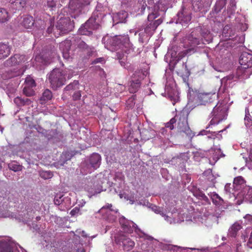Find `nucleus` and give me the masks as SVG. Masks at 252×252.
I'll return each instance as SVG.
<instances>
[{
	"label": "nucleus",
	"instance_id": "5",
	"mask_svg": "<svg viewBox=\"0 0 252 252\" xmlns=\"http://www.w3.org/2000/svg\"><path fill=\"white\" fill-rule=\"evenodd\" d=\"M188 40L189 44L193 49L197 46L204 44L203 39L200 37L198 32L195 30L192 31L188 36Z\"/></svg>",
	"mask_w": 252,
	"mask_h": 252
},
{
	"label": "nucleus",
	"instance_id": "37",
	"mask_svg": "<svg viewBox=\"0 0 252 252\" xmlns=\"http://www.w3.org/2000/svg\"><path fill=\"white\" fill-rule=\"evenodd\" d=\"M40 177L44 179H48L51 178L53 174L51 171H42L40 173Z\"/></svg>",
	"mask_w": 252,
	"mask_h": 252
},
{
	"label": "nucleus",
	"instance_id": "7",
	"mask_svg": "<svg viewBox=\"0 0 252 252\" xmlns=\"http://www.w3.org/2000/svg\"><path fill=\"white\" fill-rule=\"evenodd\" d=\"M252 74V68L240 65L236 70V77L238 79H246Z\"/></svg>",
	"mask_w": 252,
	"mask_h": 252
},
{
	"label": "nucleus",
	"instance_id": "23",
	"mask_svg": "<svg viewBox=\"0 0 252 252\" xmlns=\"http://www.w3.org/2000/svg\"><path fill=\"white\" fill-rule=\"evenodd\" d=\"M242 228V226L238 222H235L229 229V235L232 237H235L238 232Z\"/></svg>",
	"mask_w": 252,
	"mask_h": 252
},
{
	"label": "nucleus",
	"instance_id": "3",
	"mask_svg": "<svg viewBox=\"0 0 252 252\" xmlns=\"http://www.w3.org/2000/svg\"><path fill=\"white\" fill-rule=\"evenodd\" d=\"M128 40L129 38L127 36H115L107 39L105 47L110 50H116L118 49L122 48Z\"/></svg>",
	"mask_w": 252,
	"mask_h": 252
},
{
	"label": "nucleus",
	"instance_id": "59",
	"mask_svg": "<svg viewBox=\"0 0 252 252\" xmlns=\"http://www.w3.org/2000/svg\"><path fill=\"white\" fill-rule=\"evenodd\" d=\"M103 61H104V59L103 58H97L95 60L94 63H102Z\"/></svg>",
	"mask_w": 252,
	"mask_h": 252
},
{
	"label": "nucleus",
	"instance_id": "55",
	"mask_svg": "<svg viewBox=\"0 0 252 252\" xmlns=\"http://www.w3.org/2000/svg\"><path fill=\"white\" fill-rule=\"evenodd\" d=\"M244 219L247 220L248 223L252 222V215L250 214H247L245 217Z\"/></svg>",
	"mask_w": 252,
	"mask_h": 252
},
{
	"label": "nucleus",
	"instance_id": "56",
	"mask_svg": "<svg viewBox=\"0 0 252 252\" xmlns=\"http://www.w3.org/2000/svg\"><path fill=\"white\" fill-rule=\"evenodd\" d=\"M79 212V209L77 207H75L70 211V214L71 216H74L76 214L78 213Z\"/></svg>",
	"mask_w": 252,
	"mask_h": 252
},
{
	"label": "nucleus",
	"instance_id": "6",
	"mask_svg": "<svg viewBox=\"0 0 252 252\" xmlns=\"http://www.w3.org/2000/svg\"><path fill=\"white\" fill-rule=\"evenodd\" d=\"M26 60V56L24 55L15 54L3 63L5 67H10L25 62Z\"/></svg>",
	"mask_w": 252,
	"mask_h": 252
},
{
	"label": "nucleus",
	"instance_id": "38",
	"mask_svg": "<svg viewBox=\"0 0 252 252\" xmlns=\"http://www.w3.org/2000/svg\"><path fill=\"white\" fill-rule=\"evenodd\" d=\"M154 4V0H147V2L145 0L142 3V9L145 10L146 7L148 8H152L153 5H155Z\"/></svg>",
	"mask_w": 252,
	"mask_h": 252
},
{
	"label": "nucleus",
	"instance_id": "12",
	"mask_svg": "<svg viewBox=\"0 0 252 252\" xmlns=\"http://www.w3.org/2000/svg\"><path fill=\"white\" fill-rule=\"evenodd\" d=\"M239 63L241 65L252 68V54L247 52L242 53L239 58Z\"/></svg>",
	"mask_w": 252,
	"mask_h": 252
},
{
	"label": "nucleus",
	"instance_id": "48",
	"mask_svg": "<svg viewBox=\"0 0 252 252\" xmlns=\"http://www.w3.org/2000/svg\"><path fill=\"white\" fill-rule=\"evenodd\" d=\"M26 83L27 85H29L28 87H33L36 86L34 80L32 78H27L26 79Z\"/></svg>",
	"mask_w": 252,
	"mask_h": 252
},
{
	"label": "nucleus",
	"instance_id": "19",
	"mask_svg": "<svg viewBox=\"0 0 252 252\" xmlns=\"http://www.w3.org/2000/svg\"><path fill=\"white\" fill-rule=\"evenodd\" d=\"M85 26L89 27L90 30H96L98 28L99 25L96 22V18L95 16H92L89 20L85 23Z\"/></svg>",
	"mask_w": 252,
	"mask_h": 252
},
{
	"label": "nucleus",
	"instance_id": "44",
	"mask_svg": "<svg viewBox=\"0 0 252 252\" xmlns=\"http://www.w3.org/2000/svg\"><path fill=\"white\" fill-rule=\"evenodd\" d=\"M23 92L28 96H30L34 94V92L30 87H25L23 89Z\"/></svg>",
	"mask_w": 252,
	"mask_h": 252
},
{
	"label": "nucleus",
	"instance_id": "1",
	"mask_svg": "<svg viewBox=\"0 0 252 252\" xmlns=\"http://www.w3.org/2000/svg\"><path fill=\"white\" fill-rule=\"evenodd\" d=\"M65 75V72L60 69H54L51 72L48 79L53 89L57 90L64 85L66 81Z\"/></svg>",
	"mask_w": 252,
	"mask_h": 252
},
{
	"label": "nucleus",
	"instance_id": "2",
	"mask_svg": "<svg viewBox=\"0 0 252 252\" xmlns=\"http://www.w3.org/2000/svg\"><path fill=\"white\" fill-rule=\"evenodd\" d=\"M188 113L186 111H182L175 116L178 121L177 128L180 132H184L189 136L192 135V131L189 127L188 122Z\"/></svg>",
	"mask_w": 252,
	"mask_h": 252
},
{
	"label": "nucleus",
	"instance_id": "47",
	"mask_svg": "<svg viewBox=\"0 0 252 252\" xmlns=\"http://www.w3.org/2000/svg\"><path fill=\"white\" fill-rule=\"evenodd\" d=\"M135 105L134 98H129L126 101V107L128 108H132Z\"/></svg>",
	"mask_w": 252,
	"mask_h": 252
},
{
	"label": "nucleus",
	"instance_id": "13",
	"mask_svg": "<svg viewBox=\"0 0 252 252\" xmlns=\"http://www.w3.org/2000/svg\"><path fill=\"white\" fill-rule=\"evenodd\" d=\"M119 221L122 227L125 232L130 233L133 231L134 223L132 221L126 220L124 217L120 218Z\"/></svg>",
	"mask_w": 252,
	"mask_h": 252
},
{
	"label": "nucleus",
	"instance_id": "9",
	"mask_svg": "<svg viewBox=\"0 0 252 252\" xmlns=\"http://www.w3.org/2000/svg\"><path fill=\"white\" fill-rule=\"evenodd\" d=\"M23 74L22 71L17 68L2 70L0 72V75L3 80H7L13 77L20 76Z\"/></svg>",
	"mask_w": 252,
	"mask_h": 252
},
{
	"label": "nucleus",
	"instance_id": "32",
	"mask_svg": "<svg viewBox=\"0 0 252 252\" xmlns=\"http://www.w3.org/2000/svg\"><path fill=\"white\" fill-rule=\"evenodd\" d=\"M225 5V2L223 0H217L214 6V11L218 13L221 11Z\"/></svg>",
	"mask_w": 252,
	"mask_h": 252
},
{
	"label": "nucleus",
	"instance_id": "22",
	"mask_svg": "<svg viewBox=\"0 0 252 252\" xmlns=\"http://www.w3.org/2000/svg\"><path fill=\"white\" fill-rule=\"evenodd\" d=\"M125 54L122 51H119L116 53V58L120 61V63L122 66H124L125 68L129 70H132L133 68L131 67L130 64L128 63H126L125 62L121 61L124 57Z\"/></svg>",
	"mask_w": 252,
	"mask_h": 252
},
{
	"label": "nucleus",
	"instance_id": "58",
	"mask_svg": "<svg viewBox=\"0 0 252 252\" xmlns=\"http://www.w3.org/2000/svg\"><path fill=\"white\" fill-rule=\"evenodd\" d=\"M248 245H249V246L252 248V232L251 233V235H250V237L249 238V241L248 242Z\"/></svg>",
	"mask_w": 252,
	"mask_h": 252
},
{
	"label": "nucleus",
	"instance_id": "35",
	"mask_svg": "<svg viewBox=\"0 0 252 252\" xmlns=\"http://www.w3.org/2000/svg\"><path fill=\"white\" fill-rule=\"evenodd\" d=\"M8 168L10 170L14 171V172L22 170V166L15 161H13L8 164Z\"/></svg>",
	"mask_w": 252,
	"mask_h": 252
},
{
	"label": "nucleus",
	"instance_id": "62",
	"mask_svg": "<svg viewBox=\"0 0 252 252\" xmlns=\"http://www.w3.org/2000/svg\"><path fill=\"white\" fill-rule=\"evenodd\" d=\"M24 105L25 104H30V103L31 102V101L27 98H24Z\"/></svg>",
	"mask_w": 252,
	"mask_h": 252
},
{
	"label": "nucleus",
	"instance_id": "61",
	"mask_svg": "<svg viewBox=\"0 0 252 252\" xmlns=\"http://www.w3.org/2000/svg\"><path fill=\"white\" fill-rule=\"evenodd\" d=\"M53 26H51L50 27H49L48 29H47V32L50 34V33H51L52 32V30L53 29Z\"/></svg>",
	"mask_w": 252,
	"mask_h": 252
},
{
	"label": "nucleus",
	"instance_id": "64",
	"mask_svg": "<svg viewBox=\"0 0 252 252\" xmlns=\"http://www.w3.org/2000/svg\"><path fill=\"white\" fill-rule=\"evenodd\" d=\"M249 158L252 161V149L250 151Z\"/></svg>",
	"mask_w": 252,
	"mask_h": 252
},
{
	"label": "nucleus",
	"instance_id": "52",
	"mask_svg": "<svg viewBox=\"0 0 252 252\" xmlns=\"http://www.w3.org/2000/svg\"><path fill=\"white\" fill-rule=\"evenodd\" d=\"M203 4L205 8H208L212 4V0H202Z\"/></svg>",
	"mask_w": 252,
	"mask_h": 252
},
{
	"label": "nucleus",
	"instance_id": "53",
	"mask_svg": "<svg viewBox=\"0 0 252 252\" xmlns=\"http://www.w3.org/2000/svg\"><path fill=\"white\" fill-rule=\"evenodd\" d=\"M163 22V20L161 18H159L157 20H155L154 22V24H155V28H157L159 25H160Z\"/></svg>",
	"mask_w": 252,
	"mask_h": 252
},
{
	"label": "nucleus",
	"instance_id": "51",
	"mask_svg": "<svg viewBox=\"0 0 252 252\" xmlns=\"http://www.w3.org/2000/svg\"><path fill=\"white\" fill-rule=\"evenodd\" d=\"M211 94L210 93H207V94H201L199 95V98L201 99H204V102H207L208 100V98L209 97V95Z\"/></svg>",
	"mask_w": 252,
	"mask_h": 252
},
{
	"label": "nucleus",
	"instance_id": "17",
	"mask_svg": "<svg viewBox=\"0 0 252 252\" xmlns=\"http://www.w3.org/2000/svg\"><path fill=\"white\" fill-rule=\"evenodd\" d=\"M11 51V48L7 44L0 43V60L8 57Z\"/></svg>",
	"mask_w": 252,
	"mask_h": 252
},
{
	"label": "nucleus",
	"instance_id": "41",
	"mask_svg": "<svg viewBox=\"0 0 252 252\" xmlns=\"http://www.w3.org/2000/svg\"><path fill=\"white\" fill-rule=\"evenodd\" d=\"M193 48H189L187 50H185L184 51H183L182 52H180L178 55V60H181L184 57H185L189 52L191 51H193Z\"/></svg>",
	"mask_w": 252,
	"mask_h": 252
},
{
	"label": "nucleus",
	"instance_id": "42",
	"mask_svg": "<svg viewBox=\"0 0 252 252\" xmlns=\"http://www.w3.org/2000/svg\"><path fill=\"white\" fill-rule=\"evenodd\" d=\"M244 121L247 127H250L252 125V120L249 113L246 114Z\"/></svg>",
	"mask_w": 252,
	"mask_h": 252
},
{
	"label": "nucleus",
	"instance_id": "39",
	"mask_svg": "<svg viewBox=\"0 0 252 252\" xmlns=\"http://www.w3.org/2000/svg\"><path fill=\"white\" fill-rule=\"evenodd\" d=\"M105 209H109L110 211L111 212H115V213H117L118 212V210L117 209H114L113 208V206L111 204H109V203H107V204H106L105 206H103L99 211V212L100 213H102L103 212V211Z\"/></svg>",
	"mask_w": 252,
	"mask_h": 252
},
{
	"label": "nucleus",
	"instance_id": "45",
	"mask_svg": "<svg viewBox=\"0 0 252 252\" xmlns=\"http://www.w3.org/2000/svg\"><path fill=\"white\" fill-rule=\"evenodd\" d=\"M170 249L173 250L174 252H182L183 251L186 250V248L176 245H171Z\"/></svg>",
	"mask_w": 252,
	"mask_h": 252
},
{
	"label": "nucleus",
	"instance_id": "18",
	"mask_svg": "<svg viewBox=\"0 0 252 252\" xmlns=\"http://www.w3.org/2000/svg\"><path fill=\"white\" fill-rule=\"evenodd\" d=\"M27 0H9L12 8L20 10L25 7Z\"/></svg>",
	"mask_w": 252,
	"mask_h": 252
},
{
	"label": "nucleus",
	"instance_id": "29",
	"mask_svg": "<svg viewBox=\"0 0 252 252\" xmlns=\"http://www.w3.org/2000/svg\"><path fill=\"white\" fill-rule=\"evenodd\" d=\"M78 32L81 35H91L93 33L89 27L85 26V23L82 25L78 30Z\"/></svg>",
	"mask_w": 252,
	"mask_h": 252
},
{
	"label": "nucleus",
	"instance_id": "28",
	"mask_svg": "<svg viewBox=\"0 0 252 252\" xmlns=\"http://www.w3.org/2000/svg\"><path fill=\"white\" fill-rule=\"evenodd\" d=\"M78 47L82 50H86L90 56L93 52V48L87 45L84 41L81 40L78 43Z\"/></svg>",
	"mask_w": 252,
	"mask_h": 252
},
{
	"label": "nucleus",
	"instance_id": "33",
	"mask_svg": "<svg viewBox=\"0 0 252 252\" xmlns=\"http://www.w3.org/2000/svg\"><path fill=\"white\" fill-rule=\"evenodd\" d=\"M52 98V93L51 91L48 89H46L43 93L42 96L41 97L40 100L46 101L51 100Z\"/></svg>",
	"mask_w": 252,
	"mask_h": 252
},
{
	"label": "nucleus",
	"instance_id": "4",
	"mask_svg": "<svg viewBox=\"0 0 252 252\" xmlns=\"http://www.w3.org/2000/svg\"><path fill=\"white\" fill-rule=\"evenodd\" d=\"M73 21H71L69 17L61 18L56 25V29L59 31V35L65 34L71 31L74 28Z\"/></svg>",
	"mask_w": 252,
	"mask_h": 252
},
{
	"label": "nucleus",
	"instance_id": "14",
	"mask_svg": "<svg viewBox=\"0 0 252 252\" xmlns=\"http://www.w3.org/2000/svg\"><path fill=\"white\" fill-rule=\"evenodd\" d=\"M235 31L230 26L226 25L223 29L222 35L226 40L233 39L235 37Z\"/></svg>",
	"mask_w": 252,
	"mask_h": 252
},
{
	"label": "nucleus",
	"instance_id": "54",
	"mask_svg": "<svg viewBox=\"0 0 252 252\" xmlns=\"http://www.w3.org/2000/svg\"><path fill=\"white\" fill-rule=\"evenodd\" d=\"M199 196L202 198V199L205 201V202L208 203L209 202V199L206 196V195L202 192H200L199 193Z\"/></svg>",
	"mask_w": 252,
	"mask_h": 252
},
{
	"label": "nucleus",
	"instance_id": "26",
	"mask_svg": "<svg viewBox=\"0 0 252 252\" xmlns=\"http://www.w3.org/2000/svg\"><path fill=\"white\" fill-rule=\"evenodd\" d=\"M9 19V15L7 10L3 8H0V23H5Z\"/></svg>",
	"mask_w": 252,
	"mask_h": 252
},
{
	"label": "nucleus",
	"instance_id": "16",
	"mask_svg": "<svg viewBox=\"0 0 252 252\" xmlns=\"http://www.w3.org/2000/svg\"><path fill=\"white\" fill-rule=\"evenodd\" d=\"M232 186L233 187L234 189L236 190H240L241 189H244L246 186L245 181L241 176L236 177L234 179Z\"/></svg>",
	"mask_w": 252,
	"mask_h": 252
},
{
	"label": "nucleus",
	"instance_id": "36",
	"mask_svg": "<svg viewBox=\"0 0 252 252\" xmlns=\"http://www.w3.org/2000/svg\"><path fill=\"white\" fill-rule=\"evenodd\" d=\"M201 35L202 38H203L204 40L208 43L212 42L213 40L212 34L208 31H206V32H202Z\"/></svg>",
	"mask_w": 252,
	"mask_h": 252
},
{
	"label": "nucleus",
	"instance_id": "46",
	"mask_svg": "<svg viewBox=\"0 0 252 252\" xmlns=\"http://www.w3.org/2000/svg\"><path fill=\"white\" fill-rule=\"evenodd\" d=\"M15 103L18 106L24 105V99L20 97H17L14 99Z\"/></svg>",
	"mask_w": 252,
	"mask_h": 252
},
{
	"label": "nucleus",
	"instance_id": "21",
	"mask_svg": "<svg viewBox=\"0 0 252 252\" xmlns=\"http://www.w3.org/2000/svg\"><path fill=\"white\" fill-rule=\"evenodd\" d=\"M22 25L26 29H31L34 25L33 17L30 15H26L23 18Z\"/></svg>",
	"mask_w": 252,
	"mask_h": 252
},
{
	"label": "nucleus",
	"instance_id": "11",
	"mask_svg": "<svg viewBox=\"0 0 252 252\" xmlns=\"http://www.w3.org/2000/svg\"><path fill=\"white\" fill-rule=\"evenodd\" d=\"M0 252H19L15 245L10 242L0 241Z\"/></svg>",
	"mask_w": 252,
	"mask_h": 252
},
{
	"label": "nucleus",
	"instance_id": "40",
	"mask_svg": "<svg viewBox=\"0 0 252 252\" xmlns=\"http://www.w3.org/2000/svg\"><path fill=\"white\" fill-rule=\"evenodd\" d=\"M177 119L175 117L172 118L170 121L165 124V127L172 130L174 128V124L176 122Z\"/></svg>",
	"mask_w": 252,
	"mask_h": 252
},
{
	"label": "nucleus",
	"instance_id": "50",
	"mask_svg": "<svg viewBox=\"0 0 252 252\" xmlns=\"http://www.w3.org/2000/svg\"><path fill=\"white\" fill-rule=\"evenodd\" d=\"M181 18V21H184L186 23H189L191 19V16L190 14L186 15H183V17Z\"/></svg>",
	"mask_w": 252,
	"mask_h": 252
},
{
	"label": "nucleus",
	"instance_id": "31",
	"mask_svg": "<svg viewBox=\"0 0 252 252\" xmlns=\"http://www.w3.org/2000/svg\"><path fill=\"white\" fill-rule=\"evenodd\" d=\"M157 28H155V24L153 22H150L147 24L145 28L144 32L149 35H152Z\"/></svg>",
	"mask_w": 252,
	"mask_h": 252
},
{
	"label": "nucleus",
	"instance_id": "25",
	"mask_svg": "<svg viewBox=\"0 0 252 252\" xmlns=\"http://www.w3.org/2000/svg\"><path fill=\"white\" fill-rule=\"evenodd\" d=\"M208 195L211 197L213 203L216 205H221L223 203V200L216 192L210 193Z\"/></svg>",
	"mask_w": 252,
	"mask_h": 252
},
{
	"label": "nucleus",
	"instance_id": "30",
	"mask_svg": "<svg viewBox=\"0 0 252 252\" xmlns=\"http://www.w3.org/2000/svg\"><path fill=\"white\" fill-rule=\"evenodd\" d=\"M202 0H195L192 1V6L194 10L200 11L205 8Z\"/></svg>",
	"mask_w": 252,
	"mask_h": 252
},
{
	"label": "nucleus",
	"instance_id": "49",
	"mask_svg": "<svg viewBox=\"0 0 252 252\" xmlns=\"http://www.w3.org/2000/svg\"><path fill=\"white\" fill-rule=\"evenodd\" d=\"M81 96V94L80 91H77L74 93L72 95V98L74 100H78L80 99Z\"/></svg>",
	"mask_w": 252,
	"mask_h": 252
},
{
	"label": "nucleus",
	"instance_id": "24",
	"mask_svg": "<svg viewBox=\"0 0 252 252\" xmlns=\"http://www.w3.org/2000/svg\"><path fill=\"white\" fill-rule=\"evenodd\" d=\"M141 79L138 78L136 80H132L129 88V92L131 93H135L138 91L141 86Z\"/></svg>",
	"mask_w": 252,
	"mask_h": 252
},
{
	"label": "nucleus",
	"instance_id": "15",
	"mask_svg": "<svg viewBox=\"0 0 252 252\" xmlns=\"http://www.w3.org/2000/svg\"><path fill=\"white\" fill-rule=\"evenodd\" d=\"M101 158L97 153L93 154L90 158V163L94 169H97L100 165Z\"/></svg>",
	"mask_w": 252,
	"mask_h": 252
},
{
	"label": "nucleus",
	"instance_id": "63",
	"mask_svg": "<svg viewBox=\"0 0 252 252\" xmlns=\"http://www.w3.org/2000/svg\"><path fill=\"white\" fill-rule=\"evenodd\" d=\"M230 186V184L225 185V189L226 190H227L229 192L231 193V191L230 189H228V188Z\"/></svg>",
	"mask_w": 252,
	"mask_h": 252
},
{
	"label": "nucleus",
	"instance_id": "43",
	"mask_svg": "<svg viewBox=\"0 0 252 252\" xmlns=\"http://www.w3.org/2000/svg\"><path fill=\"white\" fill-rule=\"evenodd\" d=\"M159 16V14L158 12H152V13L149 14L148 16V20L150 22H154V20L155 19Z\"/></svg>",
	"mask_w": 252,
	"mask_h": 252
},
{
	"label": "nucleus",
	"instance_id": "60",
	"mask_svg": "<svg viewBox=\"0 0 252 252\" xmlns=\"http://www.w3.org/2000/svg\"><path fill=\"white\" fill-rule=\"evenodd\" d=\"M208 131H206V130H202L201 131L199 134H198V135H207V133H208Z\"/></svg>",
	"mask_w": 252,
	"mask_h": 252
},
{
	"label": "nucleus",
	"instance_id": "34",
	"mask_svg": "<svg viewBox=\"0 0 252 252\" xmlns=\"http://www.w3.org/2000/svg\"><path fill=\"white\" fill-rule=\"evenodd\" d=\"M79 81L77 80L74 81L72 83H70L64 88L65 91L76 90L79 89Z\"/></svg>",
	"mask_w": 252,
	"mask_h": 252
},
{
	"label": "nucleus",
	"instance_id": "10",
	"mask_svg": "<svg viewBox=\"0 0 252 252\" xmlns=\"http://www.w3.org/2000/svg\"><path fill=\"white\" fill-rule=\"evenodd\" d=\"M71 46V42L69 40H64L60 44V49L62 51L63 58L65 60H68L70 57Z\"/></svg>",
	"mask_w": 252,
	"mask_h": 252
},
{
	"label": "nucleus",
	"instance_id": "20",
	"mask_svg": "<svg viewBox=\"0 0 252 252\" xmlns=\"http://www.w3.org/2000/svg\"><path fill=\"white\" fill-rule=\"evenodd\" d=\"M171 1V0H159L155 5V9L164 11L168 8Z\"/></svg>",
	"mask_w": 252,
	"mask_h": 252
},
{
	"label": "nucleus",
	"instance_id": "8",
	"mask_svg": "<svg viewBox=\"0 0 252 252\" xmlns=\"http://www.w3.org/2000/svg\"><path fill=\"white\" fill-rule=\"evenodd\" d=\"M116 241L119 244H122L124 249L126 251H130L135 245L134 241L124 235H120L117 238Z\"/></svg>",
	"mask_w": 252,
	"mask_h": 252
},
{
	"label": "nucleus",
	"instance_id": "27",
	"mask_svg": "<svg viewBox=\"0 0 252 252\" xmlns=\"http://www.w3.org/2000/svg\"><path fill=\"white\" fill-rule=\"evenodd\" d=\"M244 191L247 193L244 194V199L252 203V187L246 186L244 189Z\"/></svg>",
	"mask_w": 252,
	"mask_h": 252
},
{
	"label": "nucleus",
	"instance_id": "57",
	"mask_svg": "<svg viewBox=\"0 0 252 252\" xmlns=\"http://www.w3.org/2000/svg\"><path fill=\"white\" fill-rule=\"evenodd\" d=\"M69 252H85V251L82 247H80V248L74 249Z\"/></svg>",
	"mask_w": 252,
	"mask_h": 252
}]
</instances>
